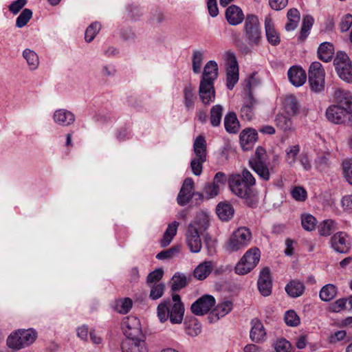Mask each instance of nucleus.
<instances>
[{
  "mask_svg": "<svg viewBox=\"0 0 352 352\" xmlns=\"http://www.w3.org/2000/svg\"><path fill=\"white\" fill-rule=\"evenodd\" d=\"M255 182L254 177L247 169H244L241 174L232 175L228 180L231 191L244 199L250 208H255L258 202L256 191L253 188Z\"/></svg>",
  "mask_w": 352,
  "mask_h": 352,
  "instance_id": "f257e3e1",
  "label": "nucleus"
},
{
  "mask_svg": "<svg viewBox=\"0 0 352 352\" xmlns=\"http://www.w3.org/2000/svg\"><path fill=\"white\" fill-rule=\"evenodd\" d=\"M157 317L160 322H164L168 319L172 324H181L184 319L185 307L177 294H172V300H167L158 305Z\"/></svg>",
  "mask_w": 352,
  "mask_h": 352,
  "instance_id": "f03ea898",
  "label": "nucleus"
},
{
  "mask_svg": "<svg viewBox=\"0 0 352 352\" xmlns=\"http://www.w3.org/2000/svg\"><path fill=\"white\" fill-rule=\"evenodd\" d=\"M209 226L208 217H197L188 226L186 234L187 245L192 252L198 253L201 249L200 234L207 230Z\"/></svg>",
  "mask_w": 352,
  "mask_h": 352,
  "instance_id": "7ed1b4c3",
  "label": "nucleus"
},
{
  "mask_svg": "<svg viewBox=\"0 0 352 352\" xmlns=\"http://www.w3.org/2000/svg\"><path fill=\"white\" fill-rule=\"evenodd\" d=\"M37 338V332L33 329H19L12 332L7 338V345L15 351L32 344Z\"/></svg>",
  "mask_w": 352,
  "mask_h": 352,
  "instance_id": "20e7f679",
  "label": "nucleus"
},
{
  "mask_svg": "<svg viewBox=\"0 0 352 352\" xmlns=\"http://www.w3.org/2000/svg\"><path fill=\"white\" fill-rule=\"evenodd\" d=\"M261 258V252L258 248H250L241 258L234 267V272L239 275L250 273L258 265Z\"/></svg>",
  "mask_w": 352,
  "mask_h": 352,
  "instance_id": "39448f33",
  "label": "nucleus"
},
{
  "mask_svg": "<svg viewBox=\"0 0 352 352\" xmlns=\"http://www.w3.org/2000/svg\"><path fill=\"white\" fill-rule=\"evenodd\" d=\"M244 38L250 45H258L261 38V31L256 16L249 14L244 23Z\"/></svg>",
  "mask_w": 352,
  "mask_h": 352,
  "instance_id": "423d86ee",
  "label": "nucleus"
},
{
  "mask_svg": "<svg viewBox=\"0 0 352 352\" xmlns=\"http://www.w3.org/2000/svg\"><path fill=\"white\" fill-rule=\"evenodd\" d=\"M252 239V233L250 230L245 228L241 227L235 230L231 235L228 243L227 250L233 252L248 246Z\"/></svg>",
  "mask_w": 352,
  "mask_h": 352,
  "instance_id": "0eeeda50",
  "label": "nucleus"
},
{
  "mask_svg": "<svg viewBox=\"0 0 352 352\" xmlns=\"http://www.w3.org/2000/svg\"><path fill=\"white\" fill-rule=\"evenodd\" d=\"M333 65L339 77L347 82H352V63L348 55L338 52L333 60Z\"/></svg>",
  "mask_w": 352,
  "mask_h": 352,
  "instance_id": "6e6552de",
  "label": "nucleus"
},
{
  "mask_svg": "<svg viewBox=\"0 0 352 352\" xmlns=\"http://www.w3.org/2000/svg\"><path fill=\"white\" fill-rule=\"evenodd\" d=\"M253 81H255V79L251 77L245 82L244 89L246 96L244 99L243 105L240 110L241 117L246 120H251L253 118L254 116V106L256 104V100L254 98L251 90Z\"/></svg>",
  "mask_w": 352,
  "mask_h": 352,
  "instance_id": "1a4fd4ad",
  "label": "nucleus"
},
{
  "mask_svg": "<svg viewBox=\"0 0 352 352\" xmlns=\"http://www.w3.org/2000/svg\"><path fill=\"white\" fill-rule=\"evenodd\" d=\"M309 82L312 91L320 92L324 87V71L319 62H314L309 69Z\"/></svg>",
  "mask_w": 352,
  "mask_h": 352,
  "instance_id": "9d476101",
  "label": "nucleus"
},
{
  "mask_svg": "<svg viewBox=\"0 0 352 352\" xmlns=\"http://www.w3.org/2000/svg\"><path fill=\"white\" fill-rule=\"evenodd\" d=\"M224 57L226 66L227 87L231 90L239 80V65L234 53L227 52Z\"/></svg>",
  "mask_w": 352,
  "mask_h": 352,
  "instance_id": "9b49d317",
  "label": "nucleus"
},
{
  "mask_svg": "<svg viewBox=\"0 0 352 352\" xmlns=\"http://www.w3.org/2000/svg\"><path fill=\"white\" fill-rule=\"evenodd\" d=\"M326 117L329 121L335 124L347 123L352 125V119L349 117L340 104L337 103L329 106L326 110Z\"/></svg>",
  "mask_w": 352,
  "mask_h": 352,
  "instance_id": "f8f14e48",
  "label": "nucleus"
},
{
  "mask_svg": "<svg viewBox=\"0 0 352 352\" xmlns=\"http://www.w3.org/2000/svg\"><path fill=\"white\" fill-rule=\"evenodd\" d=\"M122 329L126 337V338L142 336L140 320L134 316H129L123 318Z\"/></svg>",
  "mask_w": 352,
  "mask_h": 352,
  "instance_id": "ddd939ff",
  "label": "nucleus"
},
{
  "mask_svg": "<svg viewBox=\"0 0 352 352\" xmlns=\"http://www.w3.org/2000/svg\"><path fill=\"white\" fill-rule=\"evenodd\" d=\"M215 302L212 296L206 294L191 305L190 310L196 316H204L215 305Z\"/></svg>",
  "mask_w": 352,
  "mask_h": 352,
  "instance_id": "4468645a",
  "label": "nucleus"
},
{
  "mask_svg": "<svg viewBox=\"0 0 352 352\" xmlns=\"http://www.w3.org/2000/svg\"><path fill=\"white\" fill-rule=\"evenodd\" d=\"M195 183L192 178L184 179L182 188L177 197L179 205L184 206L190 202L194 196Z\"/></svg>",
  "mask_w": 352,
  "mask_h": 352,
  "instance_id": "2eb2a0df",
  "label": "nucleus"
},
{
  "mask_svg": "<svg viewBox=\"0 0 352 352\" xmlns=\"http://www.w3.org/2000/svg\"><path fill=\"white\" fill-rule=\"evenodd\" d=\"M258 289L264 296H268L272 292V280L270 268L264 267L260 272L257 282Z\"/></svg>",
  "mask_w": 352,
  "mask_h": 352,
  "instance_id": "dca6fc26",
  "label": "nucleus"
},
{
  "mask_svg": "<svg viewBox=\"0 0 352 352\" xmlns=\"http://www.w3.org/2000/svg\"><path fill=\"white\" fill-rule=\"evenodd\" d=\"M334 99L336 103L340 104L352 119V94L344 89L338 88L334 92Z\"/></svg>",
  "mask_w": 352,
  "mask_h": 352,
  "instance_id": "f3484780",
  "label": "nucleus"
},
{
  "mask_svg": "<svg viewBox=\"0 0 352 352\" xmlns=\"http://www.w3.org/2000/svg\"><path fill=\"white\" fill-rule=\"evenodd\" d=\"M121 349L122 352H147L145 341L140 337L126 338L121 344Z\"/></svg>",
  "mask_w": 352,
  "mask_h": 352,
  "instance_id": "a211bd4d",
  "label": "nucleus"
},
{
  "mask_svg": "<svg viewBox=\"0 0 352 352\" xmlns=\"http://www.w3.org/2000/svg\"><path fill=\"white\" fill-rule=\"evenodd\" d=\"M199 96L204 104L214 101L215 98L214 82L200 81Z\"/></svg>",
  "mask_w": 352,
  "mask_h": 352,
  "instance_id": "6ab92c4d",
  "label": "nucleus"
},
{
  "mask_svg": "<svg viewBox=\"0 0 352 352\" xmlns=\"http://www.w3.org/2000/svg\"><path fill=\"white\" fill-rule=\"evenodd\" d=\"M276 160L277 159L274 158V163L270 165V166L266 164V162L258 163L251 162L250 165L261 179L268 181L270 178V175L274 173V167Z\"/></svg>",
  "mask_w": 352,
  "mask_h": 352,
  "instance_id": "aec40b11",
  "label": "nucleus"
},
{
  "mask_svg": "<svg viewBox=\"0 0 352 352\" xmlns=\"http://www.w3.org/2000/svg\"><path fill=\"white\" fill-rule=\"evenodd\" d=\"M331 247L339 253H346L349 250L350 243L345 233L340 232L335 234L331 239Z\"/></svg>",
  "mask_w": 352,
  "mask_h": 352,
  "instance_id": "412c9836",
  "label": "nucleus"
},
{
  "mask_svg": "<svg viewBox=\"0 0 352 352\" xmlns=\"http://www.w3.org/2000/svg\"><path fill=\"white\" fill-rule=\"evenodd\" d=\"M258 134L254 129H245L240 134V144L244 151L250 149L257 140Z\"/></svg>",
  "mask_w": 352,
  "mask_h": 352,
  "instance_id": "4be33fe9",
  "label": "nucleus"
},
{
  "mask_svg": "<svg viewBox=\"0 0 352 352\" xmlns=\"http://www.w3.org/2000/svg\"><path fill=\"white\" fill-rule=\"evenodd\" d=\"M287 75L291 83L296 87L302 86L307 79L305 71L298 66L292 67L289 69Z\"/></svg>",
  "mask_w": 352,
  "mask_h": 352,
  "instance_id": "5701e85b",
  "label": "nucleus"
},
{
  "mask_svg": "<svg viewBox=\"0 0 352 352\" xmlns=\"http://www.w3.org/2000/svg\"><path fill=\"white\" fill-rule=\"evenodd\" d=\"M53 118L56 124L63 126H69L75 121L74 114L63 109L56 110L53 115Z\"/></svg>",
  "mask_w": 352,
  "mask_h": 352,
  "instance_id": "b1692460",
  "label": "nucleus"
},
{
  "mask_svg": "<svg viewBox=\"0 0 352 352\" xmlns=\"http://www.w3.org/2000/svg\"><path fill=\"white\" fill-rule=\"evenodd\" d=\"M265 28L267 41L272 45H278L280 41V36L275 30L272 19L270 16L265 18Z\"/></svg>",
  "mask_w": 352,
  "mask_h": 352,
  "instance_id": "393cba45",
  "label": "nucleus"
},
{
  "mask_svg": "<svg viewBox=\"0 0 352 352\" xmlns=\"http://www.w3.org/2000/svg\"><path fill=\"white\" fill-rule=\"evenodd\" d=\"M226 17L230 25H236L242 22L244 15L239 7L232 5L227 8Z\"/></svg>",
  "mask_w": 352,
  "mask_h": 352,
  "instance_id": "a878e982",
  "label": "nucleus"
},
{
  "mask_svg": "<svg viewBox=\"0 0 352 352\" xmlns=\"http://www.w3.org/2000/svg\"><path fill=\"white\" fill-rule=\"evenodd\" d=\"M233 305L231 301L227 300L218 304L215 308L210 313L209 318L212 320H219L225 316L232 309Z\"/></svg>",
  "mask_w": 352,
  "mask_h": 352,
  "instance_id": "bb28decb",
  "label": "nucleus"
},
{
  "mask_svg": "<svg viewBox=\"0 0 352 352\" xmlns=\"http://www.w3.org/2000/svg\"><path fill=\"white\" fill-rule=\"evenodd\" d=\"M218 76V65L214 60L208 61L204 68L201 81L211 82L217 79Z\"/></svg>",
  "mask_w": 352,
  "mask_h": 352,
  "instance_id": "cd10ccee",
  "label": "nucleus"
},
{
  "mask_svg": "<svg viewBox=\"0 0 352 352\" xmlns=\"http://www.w3.org/2000/svg\"><path fill=\"white\" fill-rule=\"evenodd\" d=\"M193 150L196 155L195 158L201 161L206 160V142L204 136L199 135L196 138L193 144Z\"/></svg>",
  "mask_w": 352,
  "mask_h": 352,
  "instance_id": "c85d7f7f",
  "label": "nucleus"
},
{
  "mask_svg": "<svg viewBox=\"0 0 352 352\" xmlns=\"http://www.w3.org/2000/svg\"><path fill=\"white\" fill-rule=\"evenodd\" d=\"M252 327L250 331V338L253 342H258L265 336V331L261 321L255 319L252 321Z\"/></svg>",
  "mask_w": 352,
  "mask_h": 352,
  "instance_id": "c756f323",
  "label": "nucleus"
},
{
  "mask_svg": "<svg viewBox=\"0 0 352 352\" xmlns=\"http://www.w3.org/2000/svg\"><path fill=\"white\" fill-rule=\"evenodd\" d=\"M184 324L186 333L190 336H197L201 331V323L194 317L186 318Z\"/></svg>",
  "mask_w": 352,
  "mask_h": 352,
  "instance_id": "7c9ffc66",
  "label": "nucleus"
},
{
  "mask_svg": "<svg viewBox=\"0 0 352 352\" xmlns=\"http://www.w3.org/2000/svg\"><path fill=\"white\" fill-rule=\"evenodd\" d=\"M216 212L222 221H228L233 217L234 210L231 204L220 202L217 206Z\"/></svg>",
  "mask_w": 352,
  "mask_h": 352,
  "instance_id": "2f4dec72",
  "label": "nucleus"
},
{
  "mask_svg": "<svg viewBox=\"0 0 352 352\" xmlns=\"http://www.w3.org/2000/svg\"><path fill=\"white\" fill-rule=\"evenodd\" d=\"M224 126L230 133H236L239 131L240 124L235 113L230 112L225 116Z\"/></svg>",
  "mask_w": 352,
  "mask_h": 352,
  "instance_id": "473e14b6",
  "label": "nucleus"
},
{
  "mask_svg": "<svg viewBox=\"0 0 352 352\" xmlns=\"http://www.w3.org/2000/svg\"><path fill=\"white\" fill-rule=\"evenodd\" d=\"M334 54V48L331 43L324 42L320 44L318 50V58L324 61L329 62L331 60Z\"/></svg>",
  "mask_w": 352,
  "mask_h": 352,
  "instance_id": "72a5a7b5",
  "label": "nucleus"
},
{
  "mask_svg": "<svg viewBox=\"0 0 352 352\" xmlns=\"http://www.w3.org/2000/svg\"><path fill=\"white\" fill-rule=\"evenodd\" d=\"M178 226L179 223L177 221H173V223H170L168 226L166 230L165 231L164 234L163 236V238L160 241V244L162 247H166L170 243L173 237L177 234Z\"/></svg>",
  "mask_w": 352,
  "mask_h": 352,
  "instance_id": "f704fd0d",
  "label": "nucleus"
},
{
  "mask_svg": "<svg viewBox=\"0 0 352 352\" xmlns=\"http://www.w3.org/2000/svg\"><path fill=\"white\" fill-rule=\"evenodd\" d=\"M212 269V261H204L195 269L194 276L198 280H204L211 273Z\"/></svg>",
  "mask_w": 352,
  "mask_h": 352,
  "instance_id": "c9c22d12",
  "label": "nucleus"
},
{
  "mask_svg": "<svg viewBox=\"0 0 352 352\" xmlns=\"http://www.w3.org/2000/svg\"><path fill=\"white\" fill-rule=\"evenodd\" d=\"M288 22L285 24V30L287 31H292L295 30L300 21V12L296 8L289 9L287 12Z\"/></svg>",
  "mask_w": 352,
  "mask_h": 352,
  "instance_id": "e433bc0d",
  "label": "nucleus"
},
{
  "mask_svg": "<svg viewBox=\"0 0 352 352\" xmlns=\"http://www.w3.org/2000/svg\"><path fill=\"white\" fill-rule=\"evenodd\" d=\"M284 109L289 116H295L299 110V104L295 96H287L283 102Z\"/></svg>",
  "mask_w": 352,
  "mask_h": 352,
  "instance_id": "4c0bfd02",
  "label": "nucleus"
},
{
  "mask_svg": "<svg viewBox=\"0 0 352 352\" xmlns=\"http://www.w3.org/2000/svg\"><path fill=\"white\" fill-rule=\"evenodd\" d=\"M338 230L337 223L332 219L323 221L318 226V232L321 236H327Z\"/></svg>",
  "mask_w": 352,
  "mask_h": 352,
  "instance_id": "58836bf2",
  "label": "nucleus"
},
{
  "mask_svg": "<svg viewBox=\"0 0 352 352\" xmlns=\"http://www.w3.org/2000/svg\"><path fill=\"white\" fill-rule=\"evenodd\" d=\"M304 289V285L302 283L296 280L291 281L285 287V291L288 295L293 298L301 296Z\"/></svg>",
  "mask_w": 352,
  "mask_h": 352,
  "instance_id": "ea45409f",
  "label": "nucleus"
},
{
  "mask_svg": "<svg viewBox=\"0 0 352 352\" xmlns=\"http://www.w3.org/2000/svg\"><path fill=\"white\" fill-rule=\"evenodd\" d=\"M183 92L185 107L188 109H192L197 98L195 94V88L191 85H188L184 87Z\"/></svg>",
  "mask_w": 352,
  "mask_h": 352,
  "instance_id": "a19ab883",
  "label": "nucleus"
},
{
  "mask_svg": "<svg viewBox=\"0 0 352 352\" xmlns=\"http://www.w3.org/2000/svg\"><path fill=\"white\" fill-rule=\"evenodd\" d=\"M336 287L332 284H328L321 289L320 298L323 301H329L336 296Z\"/></svg>",
  "mask_w": 352,
  "mask_h": 352,
  "instance_id": "79ce46f5",
  "label": "nucleus"
},
{
  "mask_svg": "<svg viewBox=\"0 0 352 352\" xmlns=\"http://www.w3.org/2000/svg\"><path fill=\"white\" fill-rule=\"evenodd\" d=\"M276 126L284 131H291L294 129L291 118L283 114H278L275 119Z\"/></svg>",
  "mask_w": 352,
  "mask_h": 352,
  "instance_id": "37998d69",
  "label": "nucleus"
},
{
  "mask_svg": "<svg viewBox=\"0 0 352 352\" xmlns=\"http://www.w3.org/2000/svg\"><path fill=\"white\" fill-rule=\"evenodd\" d=\"M132 300L129 298L119 299L116 302L115 310L122 314L128 313L132 308Z\"/></svg>",
  "mask_w": 352,
  "mask_h": 352,
  "instance_id": "c03bdc74",
  "label": "nucleus"
},
{
  "mask_svg": "<svg viewBox=\"0 0 352 352\" xmlns=\"http://www.w3.org/2000/svg\"><path fill=\"white\" fill-rule=\"evenodd\" d=\"M223 108L220 104L214 105L210 110V121L213 126L220 124L222 117Z\"/></svg>",
  "mask_w": 352,
  "mask_h": 352,
  "instance_id": "a18cd8bd",
  "label": "nucleus"
},
{
  "mask_svg": "<svg viewBox=\"0 0 352 352\" xmlns=\"http://www.w3.org/2000/svg\"><path fill=\"white\" fill-rule=\"evenodd\" d=\"M317 223L316 218L310 214H302L301 215V225L307 231H312L315 229Z\"/></svg>",
  "mask_w": 352,
  "mask_h": 352,
  "instance_id": "49530a36",
  "label": "nucleus"
},
{
  "mask_svg": "<svg viewBox=\"0 0 352 352\" xmlns=\"http://www.w3.org/2000/svg\"><path fill=\"white\" fill-rule=\"evenodd\" d=\"M299 151L300 146L298 144L292 145L287 148L285 159L290 166H293L296 163Z\"/></svg>",
  "mask_w": 352,
  "mask_h": 352,
  "instance_id": "de8ad7c7",
  "label": "nucleus"
},
{
  "mask_svg": "<svg viewBox=\"0 0 352 352\" xmlns=\"http://www.w3.org/2000/svg\"><path fill=\"white\" fill-rule=\"evenodd\" d=\"M314 18L310 15H306L302 19V25L300 31V35L299 38L301 41L305 40L309 30L313 25Z\"/></svg>",
  "mask_w": 352,
  "mask_h": 352,
  "instance_id": "09e8293b",
  "label": "nucleus"
},
{
  "mask_svg": "<svg viewBox=\"0 0 352 352\" xmlns=\"http://www.w3.org/2000/svg\"><path fill=\"white\" fill-rule=\"evenodd\" d=\"M23 56L32 69H34L37 67L39 60L37 54L34 52L26 49L23 51Z\"/></svg>",
  "mask_w": 352,
  "mask_h": 352,
  "instance_id": "8fccbe9b",
  "label": "nucleus"
},
{
  "mask_svg": "<svg viewBox=\"0 0 352 352\" xmlns=\"http://www.w3.org/2000/svg\"><path fill=\"white\" fill-rule=\"evenodd\" d=\"M186 278L184 275L175 274L171 279V289L177 292L186 287Z\"/></svg>",
  "mask_w": 352,
  "mask_h": 352,
  "instance_id": "3c124183",
  "label": "nucleus"
},
{
  "mask_svg": "<svg viewBox=\"0 0 352 352\" xmlns=\"http://www.w3.org/2000/svg\"><path fill=\"white\" fill-rule=\"evenodd\" d=\"M100 28V24L98 22L91 23L85 31V41L88 43L93 41L96 34L99 32Z\"/></svg>",
  "mask_w": 352,
  "mask_h": 352,
  "instance_id": "603ef678",
  "label": "nucleus"
},
{
  "mask_svg": "<svg viewBox=\"0 0 352 352\" xmlns=\"http://www.w3.org/2000/svg\"><path fill=\"white\" fill-rule=\"evenodd\" d=\"M32 16V10L28 8L24 9L16 19V26L19 28H23L28 23Z\"/></svg>",
  "mask_w": 352,
  "mask_h": 352,
  "instance_id": "864d4df0",
  "label": "nucleus"
},
{
  "mask_svg": "<svg viewBox=\"0 0 352 352\" xmlns=\"http://www.w3.org/2000/svg\"><path fill=\"white\" fill-rule=\"evenodd\" d=\"M346 303L349 305V309H352V295L348 298H340L337 300L332 305L333 311L339 312L346 307Z\"/></svg>",
  "mask_w": 352,
  "mask_h": 352,
  "instance_id": "5fc2aeb1",
  "label": "nucleus"
},
{
  "mask_svg": "<svg viewBox=\"0 0 352 352\" xmlns=\"http://www.w3.org/2000/svg\"><path fill=\"white\" fill-rule=\"evenodd\" d=\"M165 290V285L164 283L155 284L151 287L150 292V298L153 300H157L161 298Z\"/></svg>",
  "mask_w": 352,
  "mask_h": 352,
  "instance_id": "6e6d98bb",
  "label": "nucleus"
},
{
  "mask_svg": "<svg viewBox=\"0 0 352 352\" xmlns=\"http://www.w3.org/2000/svg\"><path fill=\"white\" fill-rule=\"evenodd\" d=\"M219 190L212 182L206 183L203 188L205 198L209 199L216 197L219 193Z\"/></svg>",
  "mask_w": 352,
  "mask_h": 352,
  "instance_id": "4d7b16f0",
  "label": "nucleus"
},
{
  "mask_svg": "<svg viewBox=\"0 0 352 352\" xmlns=\"http://www.w3.org/2000/svg\"><path fill=\"white\" fill-rule=\"evenodd\" d=\"M203 60V54L201 52L195 51L192 55V70L195 74H199L201 71V67Z\"/></svg>",
  "mask_w": 352,
  "mask_h": 352,
  "instance_id": "13d9d810",
  "label": "nucleus"
},
{
  "mask_svg": "<svg viewBox=\"0 0 352 352\" xmlns=\"http://www.w3.org/2000/svg\"><path fill=\"white\" fill-rule=\"evenodd\" d=\"M285 321L287 325L296 327L299 324L300 318L294 311L290 310L285 313Z\"/></svg>",
  "mask_w": 352,
  "mask_h": 352,
  "instance_id": "bf43d9fd",
  "label": "nucleus"
},
{
  "mask_svg": "<svg viewBox=\"0 0 352 352\" xmlns=\"http://www.w3.org/2000/svg\"><path fill=\"white\" fill-rule=\"evenodd\" d=\"M343 172L346 181L352 185V159L343 162Z\"/></svg>",
  "mask_w": 352,
  "mask_h": 352,
  "instance_id": "052dcab7",
  "label": "nucleus"
},
{
  "mask_svg": "<svg viewBox=\"0 0 352 352\" xmlns=\"http://www.w3.org/2000/svg\"><path fill=\"white\" fill-rule=\"evenodd\" d=\"M267 160V154L265 150L262 147H258L255 151V155L254 157L250 160L249 162H265Z\"/></svg>",
  "mask_w": 352,
  "mask_h": 352,
  "instance_id": "680f3d73",
  "label": "nucleus"
},
{
  "mask_svg": "<svg viewBox=\"0 0 352 352\" xmlns=\"http://www.w3.org/2000/svg\"><path fill=\"white\" fill-rule=\"evenodd\" d=\"M179 252V248L177 247H172L168 250L160 252L156 255V258L164 260L170 258Z\"/></svg>",
  "mask_w": 352,
  "mask_h": 352,
  "instance_id": "e2e57ef3",
  "label": "nucleus"
},
{
  "mask_svg": "<svg viewBox=\"0 0 352 352\" xmlns=\"http://www.w3.org/2000/svg\"><path fill=\"white\" fill-rule=\"evenodd\" d=\"M292 197L298 201H304L307 198V192L306 190L300 186L295 187L292 190Z\"/></svg>",
  "mask_w": 352,
  "mask_h": 352,
  "instance_id": "0e129e2a",
  "label": "nucleus"
},
{
  "mask_svg": "<svg viewBox=\"0 0 352 352\" xmlns=\"http://www.w3.org/2000/svg\"><path fill=\"white\" fill-rule=\"evenodd\" d=\"M206 161H201L198 158H195L192 160L190 162V167L193 174L196 176H199L201 174L202 172V164Z\"/></svg>",
  "mask_w": 352,
  "mask_h": 352,
  "instance_id": "69168bd1",
  "label": "nucleus"
},
{
  "mask_svg": "<svg viewBox=\"0 0 352 352\" xmlns=\"http://www.w3.org/2000/svg\"><path fill=\"white\" fill-rule=\"evenodd\" d=\"M164 272L162 269H157L151 272L147 276V283L151 284L160 280L163 276Z\"/></svg>",
  "mask_w": 352,
  "mask_h": 352,
  "instance_id": "338daca9",
  "label": "nucleus"
},
{
  "mask_svg": "<svg viewBox=\"0 0 352 352\" xmlns=\"http://www.w3.org/2000/svg\"><path fill=\"white\" fill-rule=\"evenodd\" d=\"M352 25V15L347 14L344 16L340 23V28L342 32H346Z\"/></svg>",
  "mask_w": 352,
  "mask_h": 352,
  "instance_id": "774afa93",
  "label": "nucleus"
}]
</instances>
